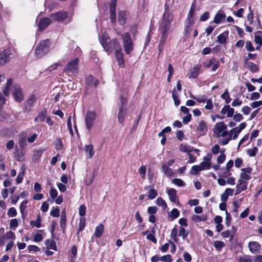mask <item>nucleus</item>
I'll return each instance as SVG.
<instances>
[{"label": "nucleus", "instance_id": "nucleus-1", "mask_svg": "<svg viewBox=\"0 0 262 262\" xmlns=\"http://www.w3.org/2000/svg\"><path fill=\"white\" fill-rule=\"evenodd\" d=\"M173 18V15L169 12H165L160 25L159 30L162 34L161 42H164L168 36V32L170 28V24Z\"/></svg>", "mask_w": 262, "mask_h": 262}, {"label": "nucleus", "instance_id": "nucleus-2", "mask_svg": "<svg viewBox=\"0 0 262 262\" xmlns=\"http://www.w3.org/2000/svg\"><path fill=\"white\" fill-rule=\"evenodd\" d=\"M124 51L126 54H129L133 50L134 43L130 34L126 32L121 35Z\"/></svg>", "mask_w": 262, "mask_h": 262}, {"label": "nucleus", "instance_id": "nucleus-3", "mask_svg": "<svg viewBox=\"0 0 262 262\" xmlns=\"http://www.w3.org/2000/svg\"><path fill=\"white\" fill-rule=\"evenodd\" d=\"M50 42L49 39H46L40 42L35 50V55L38 58H40L45 55L49 52Z\"/></svg>", "mask_w": 262, "mask_h": 262}, {"label": "nucleus", "instance_id": "nucleus-4", "mask_svg": "<svg viewBox=\"0 0 262 262\" xmlns=\"http://www.w3.org/2000/svg\"><path fill=\"white\" fill-rule=\"evenodd\" d=\"M12 96L15 101L17 102H21L24 98V95L22 88L17 84L12 85Z\"/></svg>", "mask_w": 262, "mask_h": 262}, {"label": "nucleus", "instance_id": "nucleus-5", "mask_svg": "<svg viewBox=\"0 0 262 262\" xmlns=\"http://www.w3.org/2000/svg\"><path fill=\"white\" fill-rule=\"evenodd\" d=\"M79 62V59L76 58L72 60L68 63L63 69V72L67 73L74 74L77 72L78 64Z\"/></svg>", "mask_w": 262, "mask_h": 262}, {"label": "nucleus", "instance_id": "nucleus-6", "mask_svg": "<svg viewBox=\"0 0 262 262\" xmlns=\"http://www.w3.org/2000/svg\"><path fill=\"white\" fill-rule=\"evenodd\" d=\"M96 117V114L95 112L88 111L86 112L85 117V123L86 128L88 130H90L92 128Z\"/></svg>", "mask_w": 262, "mask_h": 262}, {"label": "nucleus", "instance_id": "nucleus-7", "mask_svg": "<svg viewBox=\"0 0 262 262\" xmlns=\"http://www.w3.org/2000/svg\"><path fill=\"white\" fill-rule=\"evenodd\" d=\"M11 51L9 49H6L3 51H0V67L4 66L10 61L9 56Z\"/></svg>", "mask_w": 262, "mask_h": 262}, {"label": "nucleus", "instance_id": "nucleus-8", "mask_svg": "<svg viewBox=\"0 0 262 262\" xmlns=\"http://www.w3.org/2000/svg\"><path fill=\"white\" fill-rule=\"evenodd\" d=\"M216 132L217 134H221L222 137H225L228 134L227 130V126L224 124L223 122L217 123L215 124Z\"/></svg>", "mask_w": 262, "mask_h": 262}, {"label": "nucleus", "instance_id": "nucleus-9", "mask_svg": "<svg viewBox=\"0 0 262 262\" xmlns=\"http://www.w3.org/2000/svg\"><path fill=\"white\" fill-rule=\"evenodd\" d=\"M117 0H111L110 5V18L113 23H115L116 19V6Z\"/></svg>", "mask_w": 262, "mask_h": 262}, {"label": "nucleus", "instance_id": "nucleus-10", "mask_svg": "<svg viewBox=\"0 0 262 262\" xmlns=\"http://www.w3.org/2000/svg\"><path fill=\"white\" fill-rule=\"evenodd\" d=\"M52 18L57 21H61L68 17V13L64 11H59L51 14Z\"/></svg>", "mask_w": 262, "mask_h": 262}, {"label": "nucleus", "instance_id": "nucleus-11", "mask_svg": "<svg viewBox=\"0 0 262 262\" xmlns=\"http://www.w3.org/2000/svg\"><path fill=\"white\" fill-rule=\"evenodd\" d=\"M115 56L119 67L124 68L125 66V63L123 58V54L121 51V49L116 50Z\"/></svg>", "mask_w": 262, "mask_h": 262}, {"label": "nucleus", "instance_id": "nucleus-12", "mask_svg": "<svg viewBox=\"0 0 262 262\" xmlns=\"http://www.w3.org/2000/svg\"><path fill=\"white\" fill-rule=\"evenodd\" d=\"M52 21L47 17L42 18L38 24V29L39 31H43L51 23Z\"/></svg>", "mask_w": 262, "mask_h": 262}, {"label": "nucleus", "instance_id": "nucleus-13", "mask_svg": "<svg viewBox=\"0 0 262 262\" xmlns=\"http://www.w3.org/2000/svg\"><path fill=\"white\" fill-rule=\"evenodd\" d=\"M36 101V98L34 95L31 96L27 100L25 104V109L26 111L29 112L31 110L32 107Z\"/></svg>", "mask_w": 262, "mask_h": 262}, {"label": "nucleus", "instance_id": "nucleus-14", "mask_svg": "<svg viewBox=\"0 0 262 262\" xmlns=\"http://www.w3.org/2000/svg\"><path fill=\"white\" fill-rule=\"evenodd\" d=\"M127 114L126 107H119V112L117 116L118 121L120 123L124 122L125 117Z\"/></svg>", "mask_w": 262, "mask_h": 262}, {"label": "nucleus", "instance_id": "nucleus-15", "mask_svg": "<svg viewBox=\"0 0 262 262\" xmlns=\"http://www.w3.org/2000/svg\"><path fill=\"white\" fill-rule=\"evenodd\" d=\"M248 247L252 253L258 252L260 250V245L257 242H250L248 244Z\"/></svg>", "mask_w": 262, "mask_h": 262}, {"label": "nucleus", "instance_id": "nucleus-16", "mask_svg": "<svg viewBox=\"0 0 262 262\" xmlns=\"http://www.w3.org/2000/svg\"><path fill=\"white\" fill-rule=\"evenodd\" d=\"M195 7H196V3L194 1L191 4L190 9L187 15V20L188 21V23L190 25L193 23V20H192V17L195 14Z\"/></svg>", "mask_w": 262, "mask_h": 262}, {"label": "nucleus", "instance_id": "nucleus-17", "mask_svg": "<svg viewBox=\"0 0 262 262\" xmlns=\"http://www.w3.org/2000/svg\"><path fill=\"white\" fill-rule=\"evenodd\" d=\"M234 109L230 107L229 105H225L221 111L222 115H225L227 113L228 117H231L233 116Z\"/></svg>", "mask_w": 262, "mask_h": 262}, {"label": "nucleus", "instance_id": "nucleus-18", "mask_svg": "<svg viewBox=\"0 0 262 262\" xmlns=\"http://www.w3.org/2000/svg\"><path fill=\"white\" fill-rule=\"evenodd\" d=\"M167 192L170 200L173 203H176L178 201L176 190L173 188L167 189Z\"/></svg>", "mask_w": 262, "mask_h": 262}, {"label": "nucleus", "instance_id": "nucleus-19", "mask_svg": "<svg viewBox=\"0 0 262 262\" xmlns=\"http://www.w3.org/2000/svg\"><path fill=\"white\" fill-rule=\"evenodd\" d=\"M12 85V79L9 78L7 80L5 86L3 89V93L6 96H8L10 94L11 88Z\"/></svg>", "mask_w": 262, "mask_h": 262}, {"label": "nucleus", "instance_id": "nucleus-20", "mask_svg": "<svg viewBox=\"0 0 262 262\" xmlns=\"http://www.w3.org/2000/svg\"><path fill=\"white\" fill-rule=\"evenodd\" d=\"M197 130L199 131L200 135H204L207 131V126L204 120H201L199 125L197 127Z\"/></svg>", "mask_w": 262, "mask_h": 262}, {"label": "nucleus", "instance_id": "nucleus-21", "mask_svg": "<svg viewBox=\"0 0 262 262\" xmlns=\"http://www.w3.org/2000/svg\"><path fill=\"white\" fill-rule=\"evenodd\" d=\"M201 67L199 65L194 66L193 68L191 69L189 71V78H195L199 74Z\"/></svg>", "mask_w": 262, "mask_h": 262}, {"label": "nucleus", "instance_id": "nucleus-22", "mask_svg": "<svg viewBox=\"0 0 262 262\" xmlns=\"http://www.w3.org/2000/svg\"><path fill=\"white\" fill-rule=\"evenodd\" d=\"M27 135L26 133L23 132L18 136V144L20 148H23L27 145L26 143Z\"/></svg>", "mask_w": 262, "mask_h": 262}, {"label": "nucleus", "instance_id": "nucleus-23", "mask_svg": "<svg viewBox=\"0 0 262 262\" xmlns=\"http://www.w3.org/2000/svg\"><path fill=\"white\" fill-rule=\"evenodd\" d=\"M145 190L149 189V192L148 193V198L150 200H152L157 196L158 193L156 190H155L152 186H147L144 187Z\"/></svg>", "mask_w": 262, "mask_h": 262}, {"label": "nucleus", "instance_id": "nucleus-24", "mask_svg": "<svg viewBox=\"0 0 262 262\" xmlns=\"http://www.w3.org/2000/svg\"><path fill=\"white\" fill-rule=\"evenodd\" d=\"M45 151V148L35 149L33 151L32 160L33 161H37Z\"/></svg>", "mask_w": 262, "mask_h": 262}, {"label": "nucleus", "instance_id": "nucleus-25", "mask_svg": "<svg viewBox=\"0 0 262 262\" xmlns=\"http://www.w3.org/2000/svg\"><path fill=\"white\" fill-rule=\"evenodd\" d=\"M99 40L103 47L104 49L107 52H111L112 51V46L111 45L110 41L108 42L106 40H103V37H100Z\"/></svg>", "mask_w": 262, "mask_h": 262}, {"label": "nucleus", "instance_id": "nucleus-26", "mask_svg": "<svg viewBox=\"0 0 262 262\" xmlns=\"http://www.w3.org/2000/svg\"><path fill=\"white\" fill-rule=\"evenodd\" d=\"M225 17L226 15L225 13L223 11H219L215 15L213 21L214 23L219 24L221 22L222 20Z\"/></svg>", "mask_w": 262, "mask_h": 262}, {"label": "nucleus", "instance_id": "nucleus-27", "mask_svg": "<svg viewBox=\"0 0 262 262\" xmlns=\"http://www.w3.org/2000/svg\"><path fill=\"white\" fill-rule=\"evenodd\" d=\"M47 116V110H44L39 113L37 116L35 118L34 121L35 122L39 121L42 122L44 121Z\"/></svg>", "mask_w": 262, "mask_h": 262}, {"label": "nucleus", "instance_id": "nucleus-28", "mask_svg": "<svg viewBox=\"0 0 262 262\" xmlns=\"http://www.w3.org/2000/svg\"><path fill=\"white\" fill-rule=\"evenodd\" d=\"M45 244L46 245V247L48 250L52 249L55 251L57 250L56 243L52 239H46L45 241Z\"/></svg>", "mask_w": 262, "mask_h": 262}, {"label": "nucleus", "instance_id": "nucleus-29", "mask_svg": "<svg viewBox=\"0 0 262 262\" xmlns=\"http://www.w3.org/2000/svg\"><path fill=\"white\" fill-rule=\"evenodd\" d=\"M86 82L88 85L96 87L98 85L99 81L93 76L90 75L86 78Z\"/></svg>", "mask_w": 262, "mask_h": 262}, {"label": "nucleus", "instance_id": "nucleus-30", "mask_svg": "<svg viewBox=\"0 0 262 262\" xmlns=\"http://www.w3.org/2000/svg\"><path fill=\"white\" fill-rule=\"evenodd\" d=\"M66 221H67V216L65 210H63L61 212L60 220V227L63 230L65 229L66 226Z\"/></svg>", "mask_w": 262, "mask_h": 262}, {"label": "nucleus", "instance_id": "nucleus-31", "mask_svg": "<svg viewBox=\"0 0 262 262\" xmlns=\"http://www.w3.org/2000/svg\"><path fill=\"white\" fill-rule=\"evenodd\" d=\"M228 36V32H224L223 33L220 34L217 38V41L220 43H224L226 42V39Z\"/></svg>", "mask_w": 262, "mask_h": 262}, {"label": "nucleus", "instance_id": "nucleus-32", "mask_svg": "<svg viewBox=\"0 0 262 262\" xmlns=\"http://www.w3.org/2000/svg\"><path fill=\"white\" fill-rule=\"evenodd\" d=\"M233 161L232 160H229L226 164V172L224 173L223 177L226 178L231 175V173L229 172L230 169L233 166Z\"/></svg>", "mask_w": 262, "mask_h": 262}, {"label": "nucleus", "instance_id": "nucleus-33", "mask_svg": "<svg viewBox=\"0 0 262 262\" xmlns=\"http://www.w3.org/2000/svg\"><path fill=\"white\" fill-rule=\"evenodd\" d=\"M180 150L188 154L193 151V148L187 144H181L179 147Z\"/></svg>", "mask_w": 262, "mask_h": 262}, {"label": "nucleus", "instance_id": "nucleus-34", "mask_svg": "<svg viewBox=\"0 0 262 262\" xmlns=\"http://www.w3.org/2000/svg\"><path fill=\"white\" fill-rule=\"evenodd\" d=\"M84 150L89 152V158H92L94 155V147L92 144L86 145L84 147Z\"/></svg>", "mask_w": 262, "mask_h": 262}, {"label": "nucleus", "instance_id": "nucleus-35", "mask_svg": "<svg viewBox=\"0 0 262 262\" xmlns=\"http://www.w3.org/2000/svg\"><path fill=\"white\" fill-rule=\"evenodd\" d=\"M162 168L163 172L167 177H170L173 174L172 169L169 168L168 165L165 164H163Z\"/></svg>", "mask_w": 262, "mask_h": 262}, {"label": "nucleus", "instance_id": "nucleus-36", "mask_svg": "<svg viewBox=\"0 0 262 262\" xmlns=\"http://www.w3.org/2000/svg\"><path fill=\"white\" fill-rule=\"evenodd\" d=\"M103 231L104 226L102 224H100L96 227L94 235L97 237H100L102 235Z\"/></svg>", "mask_w": 262, "mask_h": 262}, {"label": "nucleus", "instance_id": "nucleus-37", "mask_svg": "<svg viewBox=\"0 0 262 262\" xmlns=\"http://www.w3.org/2000/svg\"><path fill=\"white\" fill-rule=\"evenodd\" d=\"M126 14L124 11H120L118 15V21L121 25H123L126 20Z\"/></svg>", "mask_w": 262, "mask_h": 262}, {"label": "nucleus", "instance_id": "nucleus-38", "mask_svg": "<svg viewBox=\"0 0 262 262\" xmlns=\"http://www.w3.org/2000/svg\"><path fill=\"white\" fill-rule=\"evenodd\" d=\"M236 230V228L234 226H232L231 231L229 230L225 231L222 233V235L225 238H227L230 236H233Z\"/></svg>", "mask_w": 262, "mask_h": 262}, {"label": "nucleus", "instance_id": "nucleus-39", "mask_svg": "<svg viewBox=\"0 0 262 262\" xmlns=\"http://www.w3.org/2000/svg\"><path fill=\"white\" fill-rule=\"evenodd\" d=\"M30 224L32 227H36L40 228L41 227V218L39 214L37 215V219L35 221H32L30 222Z\"/></svg>", "mask_w": 262, "mask_h": 262}, {"label": "nucleus", "instance_id": "nucleus-40", "mask_svg": "<svg viewBox=\"0 0 262 262\" xmlns=\"http://www.w3.org/2000/svg\"><path fill=\"white\" fill-rule=\"evenodd\" d=\"M207 220L206 216L204 215H194L192 216V220L195 222H199L201 221H205Z\"/></svg>", "mask_w": 262, "mask_h": 262}, {"label": "nucleus", "instance_id": "nucleus-41", "mask_svg": "<svg viewBox=\"0 0 262 262\" xmlns=\"http://www.w3.org/2000/svg\"><path fill=\"white\" fill-rule=\"evenodd\" d=\"M85 226V219L84 217H81L79 223V229L78 233L82 231Z\"/></svg>", "mask_w": 262, "mask_h": 262}, {"label": "nucleus", "instance_id": "nucleus-42", "mask_svg": "<svg viewBox=\"0 0 262 262\" xmlns=\"http://www.w3.org/2000/svg\"><path fill=\"white\" fill-rule=\"evenodd\" d=\"M247 68L252 72H255L258 70V68L256 64L252 62L247 63Z\"/></svg>", "mask_w": 262, "mask_h": 262}, {"label": "nucleus", "instance_id": "nucleus-43", "mask_svg": "<svg viewBox=\"0 0 262 262\" xmlns=\"http://www.w3.org/2000/svg\"><path fill=\"white\" fill-rule=\"evenodd\" d=\"M238 184L237 185L236 187L241 189V190L244 191L247 188V183L242 179H239L238 181Z\"/></svg>", "mask_w": 262, "mask_h": 262}, {"label": "nucleus", "instance_id": "nucleus-44", "mask_svg": "<svg viewBox=\"0 0 262 262\" xmlns=\"http://www.w3.org/2000/svg\"><path fill=\"white\" fill-rule=\"evenodd\" d=\"M213 246L217 250L220 251L221 249L225 246V244L223 242L216 241L214 242Z\"/></svg>", "mask_w": 262, "mask_h": 262}, {"label": "nucleus", "instance_id": "nucleus-45", "mask_svg": "<svg viewBox=\"0 0 262 262\" xmlns=\"http://www.w3.org/2000/svg\"><path fill=\"white\" fill-rule=\"evenodd\" d=\"M221 97L222 99L225 100L226 103H229L230 102L231 99L229 96V93L228 90H226L224 93L222 94Z\"/></svg>", "mask_w": 262, "mask_h": 262}, {"label": "nucleus", "instance_id": "nucleus-46", "mask_svg": "<svg viewBox=\"0 0 262 262\" xmlns=\"http://www.w3.org/2000/svg\"><path fill=\"white\" fill-rule=\"evenodd\" d=\"M111 45L112 46V50L113 49H116V50H119V49H121L120 43L117 40V39H113L111 41H110Z\"/></svg>", "mask_w": 262, "mask_h": 262}, {"label": "nucleus", "instance_id": "nucleus-47", "mask_svg": "<svg viewBox=\"0 0 262 262\" xmlns=\"http://www.w3.org/2000/svg\"><path fill=\"white\" fill-rule=\"evenodd\" d=\"M200 171H202V170L200 165H194L191 167L190 173L192 175H195Z\"/></svg>", "mask_w": 262, "mask_h": 262}, {"label": "nucleus", "instance_id": "nucleus-48", "mask_svg": "<svg viewBox=\"0 0 262 262\" xmlns=\"http://www.w3.org/2000/svg\"><path fill=\"white\" fill-rule=\"evenodd\" d=\"M156 203L158 206H161L164 209L167 206L165 201L163 200L162 198H158L156 200Z\"/></svg>", "mask_w": 262, "mask_h": 262}, {"label": "nucleus", "instance_id": "nucleus-49", "mask_svg": "<svg viewBox=\"0 0 262 262\" xmlns=\"http://www.w3.org/2000/svg\"><path fill=\"white\" fill-rule=\"evenodd\" d=\"M189 234V232L186 231L184 228L180 227L179 229V236L182 237L183 239L186 238Z\"/></svg>", "mask_w": 262, "mask_h": 262}, {"label": "nucleus", "instance_id": "nucleus-50", "mask_svg": "<svg viewBox=\"0 0 262 262\" xmlns=\"http://www.w3.org/2000/svg\"><path fill=\"white\" fill-rule=\"evenodd\" d=\"M179 215L180 213L178 210L176 208H174L170 211L169 216L172 219V220H174L177 218Z\"/></svg>", "mask_w": 262, "mask_h": 262}, {"label": "nucleus", "instance_id": "nucleus-51", "mask_svg": "<svg viewBox=\"0 0 262 262\" xmlns=\"http://www.w3.org/2000/svg\"><path fill=\"white\" fill-rule=\"evenodd\" d=\"M202 170H204L205 169H209L210 168V162H202L199 165Z\"/></svg>", "mask_w": 262, "mask_h": 262}, {"label": "nucleus", "instance_id": "nucleus-52", "mask_svg": "<svg viewBox=\"0 0 262 262\" xmlns=\"http://www.w3.org/2000/svg\"><path fill=\"white\" fill-rule=\"evenodd\" d=\"M257 33L261 34V35H256L255 36L254 40L255 42L259 45L260 46H262V32L261 31H258Z\"/></svg>", "mask_w": 262, "mask_h": 262}, {"label": "nucleus", "instance_id": "nucleus-53", "mask_svg": "<svg viewBox=\"0 0 262 262\" xmlns=\"http://www.w3.org/2000/svg\"><path fill=\"white\" fill-rule=\"evenodd\" d=\"M191 98H193V99L195 100L199 103L205 102L207 100V96L206 95H203V96H200V97H196L194 96H192Z\"/></svg>", "mask_w": 262, "mask_h": 262}, {"label": "nucleus", "instance_id": "nucleus-54", "mask_svg": "<svg viewBox=\"0 0 262 262\" xmlns=\"http://www.w3.org/2000/svg\"><path fill=\"white\" fill-rule=\"evenodd\" d=\"M28 202L27 200H24L20 205L19 209L22 215L24 214L25 211L27 207Z\"/></svg>", "mask_w": 262, "mask_h": 262}, {"label": "nucleus", "instance_id": "nucleus-55", "mask_svg": "<svg viewBox=\"0 0 262 262\" xmlns=\"http://www.w3.org/2000/svg\"><path fill=\"white\" fill-rule=\"evenodd\" d=\"M172 182L174 185H177L179 187L184 186L185 185V182L180 179H173L172 181Z\"/></svg>", "mask_w": 262, "mask_h": 262}, {"label": "nucleus", "instance_id": "nucleus-56", "mask_svg": "<svg viewBox=\"0 0 262 262\" xmlns=\"http://www.w3.org/2000/svg\"><path fill=\"white\" fill-rule=\"evenodd\" d=\"M239 262H252L250 256L247 255H242L239 258Z\"/></svg>", "mask_w": 262, "mask_h": 262}, {"label": "nucleus", "instance_id": "nucleus-57", "mask_svg": "<svg viewBox=\"0 0 262 262\" xmlns=\"http://www.w3.org/2000/svg\"><path fill=\"white\" fill-rule=\"evenodd\" d=\"M172 98H173V101H174V104L176 106H178L180 104V101L178 96L176 94V90H175V89H173V91H172Z\"/></svg>", "mask_w": 262, "mask_h": 262}, {"label": "nucleus", "instance_id": "nucleus-58", "mask_svg": "<svg viewBox=\"0 0 262 262\" xmlns=\"http://www.w3.org/2000/svg\"><path fill=\"white\" fill-rule=\"evenodd\" d=\"M7 214L9 217H14L17 215V211L14 207H11L8 211Z\"/></svg>", "mask_w": 262, "mask_h": 262}, {"label": "nucleus", "instance_id": "nucleus-59", "mask_svg": "<svg viewBox=\"0 0 262 262\" xmlns=\"http://www.w3.org/2000/svg\"><path fill=\"white\" fill-rule=\"evenodd\" d=\"M258 151V148L256 147H254L253 149H249L247 150V154L250 157H254L256 155Z\"/></svg>", "mask_w": 262, "mask_h": 262}, {"label": "nucleus", "instance_id": "nucleus-60", "mask_svg": "<svg viewBox=\"0 0 262 262\" xmlns=\"http://www.w3.org/2000/svg\"><path fill=\"white\" fill-rule=\"evenodd\" d=\"M216 61V59L214 57L211 58L209 60L204 62V66L207 68H210Z\"/></svg>", "mask_w": 262, "mask_h": 262}, {"label": "nucleus", "instance_id": "nucleus-61", "mask_svg": "<svg viewBox=\"0 0 262 262\" xmlns=\"http://www.w3.org/2000/svg\"><path fill=\"white\" fill-rule=\"evenodd\" d=\"M25 175V170L19 172L16 178V182L17 184H20L22 182L24 176Z\"/></svg>", "mask_w": 262, "mask_h": 262}, {"label": "nucleus", "instance_id": "nucleus-62", "mask_svg": "<svg viewBox=\"0 0 262 262\" xmlns=\"http://www.w3.org/2000/svg\"><path fill=\"white\" fill-rule=\"evenodd\" d=\"M245 48H246L247 51L249 52H253L255 50L251 42L250 41H247Z\"/></svg>", "mask_w": 262, "mask_h": 262}, {"label": "nucleus", "instance_id": "nucleus-63", "mask_svg": "<svg viewBox=\"0 0 262 262\" xmlns=\"http://www.w3.org/2000/svg\"><path fill=\"white\" fill-rule=\"evenodd\" d=\"M60 210L58 208L53 209L51 212L50 215L53 217H58L59 216Z\"/></svg>", "mask_w": 262, "mask_h": 262}, {"label": "nucleus", "instance_id": "nucleus-64", "mask_svg": "<svg viewBox=\"0 0 262 262\" xmlns=\"http://www.w3.org/2000/svg\"><path fill=\"white\" fill-rule=\"evenodd\" d=\"M242 104V100L238 98L235 99L233 100L231 105L233 107L239 106Z\"/></svg>", "mask_w": 262, "mask_h": 262}]
</instances>
